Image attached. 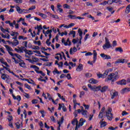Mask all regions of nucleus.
I'll use <instances>...</instances> for the list:
<instances>
[{
    "label": "nucleus",
    "mask_w": 130,
    "mask_h": 130,
    "mask_svg": "<svg viewBox=\"0 0 130 130\" xmlns=\"http://www.w3.org/2000/svg\"><path fill=\"white\" fill-rule=\"evenodd\" d=\"M62 110L63 111H64V112H66V111H67V108L66 107V106H64V105L63 104H62Z\"/></svg>",
    "instance_id": "63"
},
{
    "label": "nucleus",
    "mask_w": 130,
    "mask_h": 130,
    "mask_svg": "<svg viewBox=\"0 0 130 130\" xmlns=\"http://www.w3.org/2000/svg\"><path fill=\"white\" fill-rule=\"evenodd\" d=\"M39 16H40L41 17H42V18H43V19H46L47 18V15L43 14V13H40L39 14Z\"/></svg>",
    "instance_id": "29"
},
{
    "label": "nucleus",
    "mask_w": 130,
    "mask_h": 130,
    "mask_svg": "<svg viewBox=\"0 0 130 130\" xmlns=\"http://www.w3.org/2000/svg\"><path fill=\"white\" fill-rule=\"evenodd\" d=\"M112 47V46L111 45V44H110V42L109 41V40L107 39V38H105V43L103 46V48L106 50V49H108L109 48H111Z\"/></svg>",
    "instance_id": "3"
},
{
    "label": "nucleus",
    "mask_w": 130,
    "mask_h": 130,
    "mask_svg": "<svg viewBox=\"0 0 130 130\" xmlns=\"http://www.w3.org/2000/svg\"><path fill=\"white\" fill-rule=\"evenodd\" d=\"M111 111H112V109L109 107L108 108V111H105L107 118L108 120H110V121H111L112 118H113V114L111 113Z\"/></svg>",
    "instance_id": "2"
},
{
    "label": "nucleus",
    "mask_w": 130,
    "mask_h": 130,
    "mask_svg": "<svg viewBox=\"0 0 130 130\" xmlns=\"http://www.w3.org/2000/svg\"><path fill=\"white\" fill-rule=\"evenodd\" d=\"M19 66L20 67H22V68H24V67L25 66V63H24V61H23V60L22 61L20 62Z\"/></svg>",
    "instance_id": "45"
},
{
    "label": "nucleus",
    "mask_w": 130,
    "mask_h": 130,
    "mask_svg": "<svg viewBox=\"0 0 130 130\" xmlns=\"http://www.w3.org/2000/svg\"><path fill=\"white\" fill-rule=\"evenodd\" d=\"M107 89H108V86H105L103 87L102 88V89L101 87L100 90H99V91H101V92H102V93H103V92L106 91V90H107Z\"/></svg>",
    "instance_id": "19"
},
{
    "label": "nucleus",
    "mask_w": 130,
    "mask_h": 130,
    "mask_svg": "<svg viewBox=\"0 0 130 130\" xmlns=\"http://www.w3.org/2000/svg\"><path fill=\"white\" fill-rule=\"evenodd\" d=\"M129 12H130V5H128L126 8V10L125 11V13H126V14H128Z\"/></svg>",
    "instance_id": "28"
},
{
    "label": "nucleus",
    "mask_w": 130,
    "mask_h": 130,
    "mask_svg": "<svg viewBox=\"0 0 130 130\" xmlns=\"http://www.w3.org/2000/svg\"><path fill=\"white\" fill-rule=\"evenodd\" d=\"M0 29H1V31L2 32H3V33H5L6 31V29H5V28H3V26H0Z\"/></svg>",
    "instance_id": "58"
},
{
    "label": "nucleus",
    "mask_w": 130,
    "mask_h": 130,
    "mask_svg": "<svg viewBox=\"0 0 130 130\" xmlns=\"http://www.w3.org/2000/svg\"><path fill=\"white\" fill-rule=\"evenodd\" d=\"M13 98L14 100H17V101H21V96L17 95V96H15V95H13Z\"/></svg>",
    "instance_id": "20"
},
{
    "label": "nucleus",
    "mask_w": 130,
    "mask_h": 130,
    "mask_svg": "<svg viewBox=\"0 0 130 130\" xmlns=\"http://www.w3.org/2000/svg\"><path fill=\"white\" fill-rule=\"evenodd\" d=\"M100 55L101 57H103L105 59H111V57L110 55H106L104 53H101Z\"/></svg>",
    "instance_id": "8"
},
{
    "label": "nucleus",
    "mask_w": 130,
    "mask_h": 130,
    "mask_svg": "<svg viewBox=\"0 0 130 130\" xmlns=\"http://www.w3.org/2000/svg\"><path fill=\"white\" fill-rule=\"evenodd\" d=\"M104 111H105V107H103L101 111L100 112V114L99 115V118H103Z\"/></svg>",
    "instance_id": "9"
},
{
    "label": "nucleus",
    "mask_w": 130,
    "mask_h": 130,
    "mask_svg": "<svg viewBox=\"0 0 130 130\" xmlns=\"http://www.w3.org/2000/svg\"><path fill=\"white\" fill-rule=\"evenodd\" d=\"M23 51H24L25 53L26 54H28V55H32V54H33V52H32L31 50H27L25 47H24Z\"/></svg>",
    "instance_id": "12"
},
{
    "label": "nucleus",
    "mask_w": 130,
    "mask_h": 130,
    "mask_svg": "<svg viewBox=\"0 0 130 130\" xmlns=\"http://www.w3.org/2000/svg\"><path fill=\"white\" fill-rule=\"evenodd\" d=\"M106 126V122L104 121L102 123H101V127H104Z\"/></svg>",
    "instance_id": "36"
},
{
    "label": "nucleus",
    "mask_w": 130,
    "mask_h": 130,
    "mask_svg": "<svg viewBox=\"0 0 130 130\" xmlns=\"http://www.w3.org/2000/svg\"><path fill=\"white\" fill-rule=\"evenodd\" d=\"M130 88L128 87H126L123 88L122 90H121V94H124V93H127V92H129Z\"/></svg>",
    "instance_id": "13"
},
{
    "label": "nucleus",
    "mask_w": 130,
    "mask_h": 130,
    "mask_svg": "<svg viewBox=\"0 0 130 130\" xmlns=\"http://www.w3.org/2000/svg\"><path fill=\"white\" fill-rule=\"evenodd\" d=\"M83 106L85 107V109H89V108L90 107L89 105H85V104H83Z\"/></svg>",
    "instance_id": "62"
},
{
    "label": "nucleus",
    "mask_w": 130,
    "mask_h": 130,
    "mask_svg": "<svg viewBox=\"0 0 130 130\" xmlns=\"http://www.w3.org/2000/svg\"><path fill=\"white\" fill-rule=\"evenodd\" d=\"M78 32L79 34V36H83V31H82L81 28L78 29Z\"/></svg>",
    "instance_id": "34"
},
{
    "label": "nucleus",
    "mask_w": 130,
    "mask_h": 130,
    "mask_svg": "<svg viewBox=\"0 0 130 130\" xmlns=\"http://www.w3.org/2000/svg\"><path fill=\"white\" fill-rule=\"evenodd\" d=\"M89 83L90 84H97L98 83V80L94 79L93 78H91V79L89 80Z\"/></svg>",
    "instance_id": "21"
},
{
    "label": "nucleus",
    "mask_w": 130,
    "mask_h": 130,
    "mask_svg": "<svg viewBox=\"0 0 130 130\" xmlns=\"http://www.w3.org/2000/svg\"><path fill=\"white\" fill-rule=\"evenodd\" d=\"M7 119L9 120V122H11V121L13 119V116L9 115L8 118H7Z\"/></svg>",
    "instance_id": "47"
},
{
    "label": "nucleus",
    "mask_w": 130,
    "mask_h": 130,
    "mask_svg": "<svg viewBox=\"0 0 130 130\" xmlns=\"http://www.w3.org/2000/svg\"><path fill=\"white\" fill-rule=\"evenodd\" d=\"M118 85H126V81L124 79H122L117 82Z\"/></svg>",
    "instance_id": "14"
},
{
    "label": "nucleus",
    "mask_w": 130,
    "mask_h": 130,
    "mask_svg": "<svg viewBox=\"0 0 130 130\" xmlns=\"http://www.w3.org/2000/svg\"><path fill=\"white\" fill-rule=\"evenodd\" d=\"M32 49H34L35 50H39V49H40V47L38 46H34Z\"/></svg>",
    "instance_id": "42"
},
{
    "label": "nucleus",
    "mask_w": 130,
    "mask_h": 130,
    "mask_svg": "<svg viewBox=\"0 0 130 130\" xmlns=\"http://www.w3.org/2000/svg\"><path fill=\"white\" fill-rule=\"evenodd\" d=\"M85 95V92L83 91L80 92V94L79 95L80 98H82V96H84Z\"/></svg>",
    "instance_id": "49"
},
{
    "label": "nucleus",
    "mask_w": 130,
    "mask_h": 130,
    "mask_svg": "<svg viewBox=\"0 0 130 130\" xmlns=\"http://www.w3.org/2000/svg\"><path fill=\"white\" fill-rule=\"evenodd\" d=\"M119 78L118 76V73L117 72H115L114 73H111L107 77L108 81H111L112 85H113V82H115L116 80Z\"/></svg>",
    "instance_id": "1"
},
{
    "label": "nucleus",
    "mask_w": 130,
    "mask_h": 130,
    "mask_svg": "<svg viewBox=\"0 0 130 130\" xmlns=\"http://www.w3.org/2000/svg\"><path fill=\"white\" fill-rule=\"evenodd\" d=\"M14 56L17 57L18 59H21V58H22V56H21L20 55L17 53L14 54Z\"/></svg>",
    "instance_id": "40"
},
{
    "label": "nucleus",
    "mask_w": 130,
    "mask_h": 130,
    "mask_svg": "<svg viewBox=\"0 0 130 130\" xmlns=\"http://www.w3.org/2000/svg\"><path fill=\"white\" fill-rule=\"evenodd\" d=\"M107 10H109V12H112L113 11V8L112 7H107Z\"/></svg>",
    "instance_id": "57"
},
{
    "label": "nucleus",
    "mask_w": 130,
    "mask_h": 130,
    "mask_svg": "<svg viewBox=\"0 0 130 130\" xmlns=\"http://www.w3.org/2000/svg\"><path fill=\"white\" fill-rule=\"evenodd\" d=\"M85 56H89V55H93V53L88 52L85 54Z\"/></svg>",
    "instance_id": "56"
},
{
    "label": "nucleus",
    "mask_w": 130,
    "mask_h": 130,
    "mask_svg": "<svg viewBox=\"0 0 130 130\" xmlns=\"http://www.w3.org/2000/svg\"><path fill=\"white\" fill-rule=\"evenodd\" d=\"M35 9H36V7L35 6H32L28 9V11H32L35 10Z\"/></svg>",
    "instance_id": "43"
},
{
    "label": "nucleus",
    "mask_w": 130,
    "mask_h": 130,
    "mask_svg": "<svg viewBox=\"0 0 130 130\" xmlns=\"http://www.w3.org/2000/svg\"><path fill=\"white\" fill-rule=\"evenodd\" d=\"M30 68H32V69H35V70H39V68L36 65H32Z\"/></svg>",
    "instance_id": "48"
},
{
    "label": "nucleus",
    "mask_w": 130,
    "mask_h": 130,
    "mask_svg": "<svg viewBox=\"0 0 130 130\" xmlns=\"http://www.w3.org/2000/svg\"><path fill=\"white\" fill-rule=\"evenodd\" d=\"M5 23H6V24H9V26H10V27H14V25H15V24H16V20H13V23H11V21L8 20V21H6L5 22Z\"/></svg>",
    "instance_id": "11"
},
{
    "label": "nucleus",
    "mask_w": 130,
    "mask_h": 130,
    "mask_svg": "<svg viewBox=\"0 0 130 130\" xmlns=\"http://www.w3.org/2000/svg\"><path fill=\"white\" fill-rule=\"evenodd\" d=\"M16 4H22V0H14Z\"/></svg>",
    "instance_id": "54"
},
{
    "label": "nucleus",
    "mask_w": 130,
    "mask_h": 130,
    "mask_svg": "<svg viewBox=\"0 0 130 130\" xmlns=\"http://www.w3.org/2000/svg\"><path fill=\"white\" fill-rule=\"evenodd\" d=\"M49 41V40H47L46 41V43L47 44L48 46H50V44H51V42Z\"/></svg>",
    "instance_id": "51"
},
{
    "label": "nucleus",
    "mask_w": 130,
    "mask_h": 130,
    "mask_svg": "<svg viewBox=\"0 0 130 130\" xmlns=\"http://www.w3.org/2000/svg\"><path fill=\"white\" fill-rule=\"evenodd\" d=\"M85 76L86 78H90V77H92V74L90 73H86L85 74Z\"/></svg>",
    "instance_id": "53"
},
{
    "label": "nucleus",
    "mask_w": 130,
    "mask_h": 130,
    "mask_svg": "<svg viewBox=\"0 0 130 130\" xmlns=\"http://www.w3.org/2000/svg\"><path fill=\"white\" fill-rule=\"evenodd\" d=\"M35 29L36 30V29H39L40 30H42L43 28H42V25H37V27L35 26Z\"/></svg>",
    "instance_id": "31"
},
{
    "label": "nucleus",
    "mask_w": 130,
    "mask_h": 130,
    "mask_svg": "<svg viewBox=\"0 0 130 130\" xmlns=\"http://www.w3.org/2000/svg\"><path fill=\"white\" fill-rule=\"evenodd\" d=\"M107 4H108V1H104L103 3H101L100 5H102L103 6H106Z\"/></svg>",
    "instance_id": "61"
},
{
    "label": "nucleus",
    "mask_w": 130,
    "mask_h": 130,
    "mask_svg": "<svg viewBox=\"0 0 130 130\" xmlns=\"http://www.w3.org/2000/svg\"><path fill=\"white\" fill-rule=\"evenodd\" d=\"M62 43H63L64 45L67 46L68 45V42H66V40H64V38H62L61 40Z\"/></svg>",
    "instance_id": "41"
},
{
    "label": "nucleus",
    "mask_w": 130,
    "mask_h": 130,
    "mask_svg": "<svg viewBox=\"0 0 130 130\" xmlns=\"http://www.w3.org/2000/svg\"><path fill=\"white\" fill-rule=\"evenodd\" d=\"M75 123H76V124ZM71 123L72 124H73V125H75V124L77 125L79 123V121H78V119L75 118L74 120H72Z\"/></svg>",
    "instance_id": "23"
},
{
    "label": "nucleus",
    "mask_w": 130,
    "mask_h": 130,
    "mask_svg": "<svg viewBox=\"0 0 130 130\" xmlns=\"http://www.w3.org/2000/svg\"><path fill=\"white\" fill-rule=\"evenodd\" d=\"M15 125L16 126V128L18 129H19V128H20V127H23V122H21L20 124L19 122H17L15 123Z\"/></svg>",
    "instance_id": "16"
},
{
    "label": "nucleus",
    "mask_w": 130,
    "mask_h": 130,
    "mask_svg": "<svg viewBox=\"0 0 130 130\" xmlns=\"http://www.w3.org/2000/svg\"><path fill=\"white\" fill-rule=\"evenodd\" d=\"M24 87L28 89V90H30L31 89V86L30 85H28V84H25Z\"/></svg>",
    "instance_id": "46"
},
{
    "label": "nucleus",
    "mask_w": 130,
    "mask_h": 130,
    "mask_svg": "<svg viewBox=\"0 0 130 130\" xmlns=\"http://www.w3.org/2000/svg\"><path fill=\"white\" fill-rule=\"evenodd\" d=\"M18 47V49H17V48H15L14 49V50L15 51H17L18 53H20V52H21L22 53H23V51H24V49L25 48V47L24 46H21L20 47Z\"/></svg>",
    "instance_id": "6"
},
{
    "label": "nucleus",
    "mask_w": 130,
    "mask_h": 130,
    "mask_svg": "<svg viewBox=\"0 0 130 130\" xmlns=\"http://www.w3.org/2000/svg\"><path fill=\"white\" fill-rule=\"evenodd\" d=\"M24 97H25V98H27V99H29V98H30V96L29 95V94L27 93H25L24 92Z\"/></svg>",
    "instance_id": "50"
},
{
    "label": "nucleus",
    "mask_w": 130,
    "mask_h": 130,
    "mask_svg": "<svg viewBox=\"0 0 130 130\" xmlns=\"http://www.w3.org/2000/svg\"><path fill=\"white\" fill-rule=\"evenodd\" d=\"M28 44V42L27 41H24L22 43V44L24 47H27V44Z\"/></svg>",
    "instance_id": "59"
},
{
    "label": "nucleus",
    "mask_w": 130,
    "mask_h": 130,
    "mask_svg": "<svg viewBox=\"0 0 130 130\" xmlns=\"http://www.w3.org/2000/svg\"><path fill=\"white\" fill-rule=\"evenodd\" d=\"M78 41H79V38H77V40L74 39L72 41V42L74 44H76V43H77V42H78Z\"/></svg>",
    "instance_id": "52"
},
{
    "label": "nucleus",
    "mask_w": 130,
    "mask_h": 130,
    "mask_svg": "<svg viewBox=\"0 0 130 130\" xmlns=\"http://www.w3.org/2000/svg\"><path fill=\"white\" fill-rule=\"evenodd\" d=\"M55 73L57 74V75H58L59 74V71H58L56 68H55L53 71V73L54 75H55Z\"/></svg>",
    "instance_id": "37"
},
{
    "label": "nucleus",
    "mask_w": 130,
    "mask_h": 130,
    "mask_svg": "<svg viewBox=\"0 0 130 130\" xmlns=\"http://www.w3.org/2000/svg\"><path fill=\"white\" fill-rule=\"evenodd\" d=\"M116 51H119L121 53V52H123V50L121 47H118L115 49Z\"/></svg>",
    "instance_id": "30"
},
{
    "label": "nucleus",
    "mask_w": 130,
    "mask_h": 130,
    "mask_svg": "<svg viewBox=\"0 0 130 130\" xmlns=\"http://www.w3.org/2000/svg\"><path fill=\"white\" fill-rule=\"evenodd\" d=\"M74 34H76V31L71 30L69 34V35H74Z\"/></svg>",
    "instance_id": "64"
},
{
    "label": "nucleus",
    "mask_w": 130,
    "mask_h": 130,
    "mask_svg": "<svg viewBox=\"0 0 130 130\" xmlns=\"http://www.w3.org/2000/svg\"><path fill=\"white\" fill-rule=\"evenodd\" d=\"M126 62V59H119L115 62V64L117 63H125Z\"/></svg>",
    "instance_id": "7"
},
{
    "label": "nucleus",
    "mask_w": 130,
    "mask_h": 130,
    "mask_svg": "<svg viewBox=\"0 0 130 130\" xmlns=\"http://www.w3.org/2000/svg\"><path fill=\"white\" fill-rule=\"evenodd\" d=\"M81 112L82 114L84 116H86V115H87V112H88L87 110L81 111Z\"/></svg>",
    "instance_id": "38"
},
{
    "label": "nucleus",
    "mask_w": 130,
    "mask_h": 130,
    "mask_svg": "<svg viewBox=\"0 0 130 130\" xmlns=\"http://www.w3.org/2000/svg\"><path fill=\"white\" fill-rule=\"evenodd\" d=\"M32 59L33 62H37V61L39 60V59H38V58L34 57H32Z\"/></svg>",
    "instance_id": "35"
},
{
    "label": "nucleus",
    "mask_w": 130,
    "mask_h": 130,
    "mask_svg": "<svg viewBox=\"0 0 130 130\" xmlns=\"http://www.w3.org/2000/svg\"><path fill=\"white\" fill-rule=\"evenodd\" d=\"M101 88V86H93L91 87V90H93L94 91H99V90H100Z\"/></svg>",
    "instance_id": "17"
},
{
    "label": "nucleus",
    "mask_w": 130,
    "mask_h": 130,
    "mask_svg": "<svg viewBox=\"0 0 130 130\" xmlns=\"http://www.w3.org/2000/svg\"><path fill=\"white\" fill-rule=\"evenodd\" d=\"M68 17L70 18L72 20H75L77 19V16L76 15H68Z\"/></svg>",
    "instance_id": "26"
},
{
    "label": "nucleus",
    "mask_w": 130,
    "mask_h": 130,
    "mask_svg": "<svg viewBox=\"0 0 130 130\" xmlns=\"http://www.w3.org/2000/svg\"><path fill=\"white\" fill-rule=\"evenodd\" d=\"M8 78H10V76H9V75H8L7 74H2L1 78L3 80H6V79H8Z\"/></svg>",
    "instance_id": "18"
},
{
    "label": "nucleus",
    "mask_w": 130,
    "mask_h": 130,
    "mask_svg": "<svg viewBox=\"0 0 130 130\" xmlns=\"http://www.w3.org/2000/svg\"><path fill=\"white\" fill-rule=\"evenodd\" d=\"M11 44L13 45V46H17L19 44V41L18 40H14L13 43H11Z\"/></svg>",
    "instance_id": "24"
},
{
    "label": "nucleus",
    "mask_w": 130,
    "mask_h": 130,
    "mask_svg": "<svg viewBox=\"0 0 130 130\" xmlns=\"http://www.w3.org/2000/svg\"><path fill=\"white\" fill-rule=\"evenodd\" d=\"M80 126H81V125H80V124H79L78 125V124H76V126L75 127V130H78L79 128H80Z\"/></svg>",
    "instance_id": "60"
},
{
    "label": "nucleus",
    "mask_w": 130,
    "mask_h": 130,
    "mask_svg": "<svg viewBox=\"0 0 130 130\" xmlns=\"http://www.w3.org/2000/svg\"><path fill=\"white\" fill-rule=\"evenodd\" d=\"M108 73H109V70H106L103 74H97V76L99 78H102L103 79H104V78H106L107 77Z\"/></svg>",
    "instance_id": "5"
},
{
    "label": "nucleus",
    "mask_w": 130,
    "mask_h": 130,
    "mask_svg": "<svg viewBox=\"0 0 130 130\" xmlns=\"http://www.w3.org/2000/svg\"><path fill=\"white\" fill-rule=\"evenodd\" d=\"M32 104H37L38 103V100L34 99L31 101Z\"/></svg>",
    "instance_id": "32"
},
{
    "label": "nucleus",
    "mask_w": 130,
    "mask_h": 130,
    "mask_svg": "<svg viewBox=\"0 0 130 130\" xmlns=\"http://www.w3.org/2000/svg\"><path fill=\"white\" fill-rule=\"evenodd\" d=\"M5 47H6L7 51H13V49H12V48L10 47V46H9L8 45H5Z\"/></svg>",
    "instance_id": "27"
},
{
    "label": "nucleus",
    "mask_w": 130,
    "mask_h": 130,
    "mask_svg": "<svg viewBox=\"0 0 130 130\" xmlns=\"http://www.w3.org/2000/svg\"><path fill=\"white\" fill-rule=\"evenodd\" d=\"M76 71L77 72H81V71H83V64L82 63H80L79 66H77Z\"/></svg>",
    "instance_id": "15"
},
{
    "label": "nucleus",
    "mask_w": 130,
    "mask_h": 130,
    "mask_svg": "<svg viewBox=\"0 0 130 130\" xmlns=\"http://www.w3.org/2000/svg\"><path fill=\"white\" fill-rule=\"evenodd\" d=\"M96 59H97V52H96V50H93V61L90 62V61H88L87 63H89V64H91V66H92L93 63L96 61Z\"/></svg>",
    "instance_id": "4"
},
{
    "label": "nucleus",
    "mask_w": 130,
    "mask_h": 130,
    "mask_svg": "<svg viewBox=\"0 0 130 130\" xmlns=\"http://www.w3.org/2000/svg\"><path fill=\"white\" fill-rule=\"evenodd\" d=\"M111 94L112 95L111 99H113L114 97H116L118 95V92L115 90H112L111 91Z\"/></svg>",
    "instance_id": "10"
},
{
    "label": "nucleus",
    "mask_w": 130,
    "mask_h": 130,
    "mask_svg": "<svg viewBox=\"0 0 130 130\" xmlns=\"http://www.w3.org/2000/svg\"><path fill=\"white\" fill-rule=\"evenodd\" d=\"M18 39L19 40L23 39V40H26L27 39V37H24V36H20L18 37Z\"/></svg>",
    "instance_id": "39"
},
{
    "label": "nucleus",
    "mask_w": 130,
    "mask_h": 130,
    "mask_svg": "<svg viewBox=\"0 0 130 130\" xmlns=\"http://www.w3.org/2000/svg\"><path fill=\"white\" fill-rule=\"evenodd\" d=\"M66 77L68 80H71L72 79V77L71 76V74L70 73L67 74Z\"/></svg>",
    "instance_id": "55"
},
{
    "label": "nucleus",
    "mask_w": 130,
    "mask_h": 130,
    "mask_svg": "<svg viewBox=\"0 0 130 130\" xmlns=\"http://www.w3.org/2000/svg\"><path fill=\"white\" fill-rule=\"evenodd\" d=\"M16 11L18 12L19 14H22L23 13V10H22L20 7L17 6L16 7Z\"/></svg>",
    "instance_id": "25"
},
{
    "label": "nucleus",
    "mask_w": 130,
    "mask_h": 130,
    "mask_svg": "<svg viewBox=\"0 0 130 130\" xmlns=\"http://www.w3.org/2000/svg\"><path fill=\"white\" fill-rule=\"evenodd\" d=\"M86 122V120L84 119L83 118H81L79 121V124L80 126H83L84 123Z\"/></svg>",
    "instance_id": "22"
},
{
    "label": "nucleus",
    "mask_w": 130,
    "mask_h": 130,
    "mask_svg": "<svg viewBox=\"0 0 130 130\" xmlns=\"http://www.w3.org/2000/svg\"><path fill=\"white\" fill-rule=\"evenodd\" d=\"M59 35H60L61 36H63V35H68V32H67V31H65L64 32H62L61 33H60V32H59Z\"/></svg>",
    "instance_id": "33"
},
{
    "label": "nucleus",
    "mask_w": 130,
    "mask_h": 130,
    "mask_svg": "<svg viewBox=\"0 0 130 130\" xmlns=\"http://www.w3.org/2000/svg\"><path fill=\"white\" fill-rule=\"evenodd\" d=\"M63 8H64V9H70V6L69 5H68V4H64L63 5Z\"/></svg>",
    "instance_id": "44"
}]
</instances>
